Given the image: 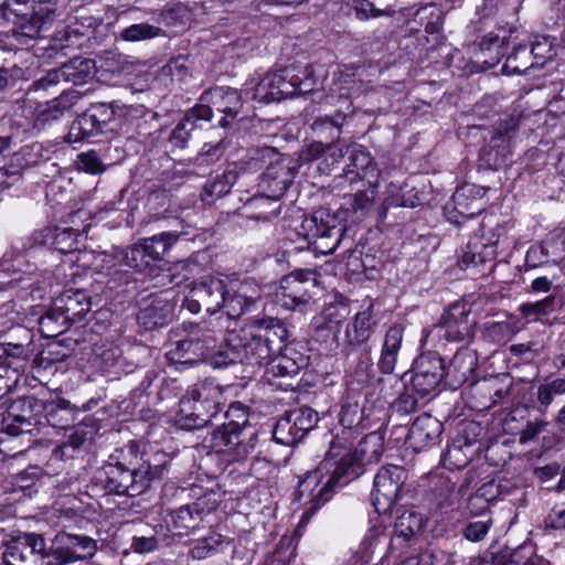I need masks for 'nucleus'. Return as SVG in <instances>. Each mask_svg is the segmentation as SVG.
Wrapping results in <instances>:
<instances>
[{
    "mask_svg": "<svg viewBox=\"0 0 565 565\" xmlns=\"http://www.w3.org/2000/svg\"><path fill=\"white\" fill-rule=\"evenodd\" d=\"M355 433H338L318 468L309 471L298 482L296 498L305 511L296 533L300 534L316 512L332 498L337 487L345 486L358 478L363 472V466L380 461L384 452L383 434L372 431L353 446Z\"/></svg>",
    "mask_w": 565,
    "mask_h": 565,
    "instance_id": "nucleus-1",
    "label": "nucleus"
},
{
    "mask_svg": "<svg viewBox=\"0 0 565 565\" xmlns=\"http://www.w3.org/2000/svg\"><path fill=\"white\" fill-rule=\"evenodd\" d=\"M287 338L288 331L278 319L252 321L227 332L224 338L226 350L218 351L213 365L222 367L236 362L266 365L271 356L280 352Z\"/></svg>",
    "mask_w": 565,
    "mask_h": 565,
    "instance_id": "nucleus-2",
    "label": "nucleus"
},
{
    "mask_svg": "<svg viewBox=\"0 0 565 565\" xmlns=\"http://www.w3.org/2000/svg\"><path fill=\"white\" fill-rule=\"evenodd\" d=\"M192 295L203 303L209 313L224 310L228 318L235 319L250 309L260 298V288L252 279L235 277H207L191 282Z\"/></svg>",
    "mask_w": 565,
    "mask_h": 565,
    "instance_id": "nucleus-3",
    "label": "nucleus"
},
{
    "mask_svg": "<svg viewBox=\"0 0 565 565\" xmlns=\"http://www.w3.org/2000/svg\"><path fill=\"white\" fill-rule=\"evenodd\" d=\"M259 159L268 166L259 181L260 194L253 195L246 200V209H257L262 205H269V211H264L256 217L274 218L281 209L279 200L291 184L297 170L292 159L276 152L273 148H263L258 151Z\"/></svg>",
    "mask_w": 565,
    "mask_h": 565,
    "instance_id": "nucleus-4",
    "label": "nucleus"
},
{
    "mask_svg": "<svg viewBox=\"0 0 565 565\" xmlns=\"http://www.w3.org/2000/svg\"><path fill=\"white\" fill-rule=\"evenodd\" d=\"M316 79L311 65H289L268 72L255 87L254 97L262 103L307 94L315 89Z\"/></svg>",
    "mask_w": 565,
    "mask_h": 565,
    "instance_id": "nucleus-5",
    "label": "nucleus"
},
{
    "mask_svg": "<svg viewBox=\"0 0 565 565\" xmlns=\"http://www.w3.org/2000/svg\"><path fill=\"white\" fill-rule=\"evenodd\" d=\"M127 455L120 451L117 456H110L109 461L103 467L100 481L109 492L119 495L136 497L145 492L150 483V467L145 462H126Z\"/></svg>",
    "mask_w": 565,
    "mask_h": 565,
    "instance_id": "nucleus-6",
    "label": "nucleus"
},
{
    "mask_svg": "<svg viewBox=\"0 0 565 565\" xmlns=\"http://www.w3.org/2000/svg\"><path fill=\"white\" fill-rule=\"evenodd\" d=\"M191 495L195 501L181 505L171 512V523L178 534L189 533L206 521V518L217 510L222 503L225 492L217 486L203 488L193 486Z\"/></svg>",
    "mask_w": 565,
    "mask_h": 565,
    "instance_id": "nucleus-7",
    "label": "nucleus"
},
{
    "mask_svg": "<svg viewBox=\"0 0 565 565\" xmlns=\"http://www.w3.org/2000/svg\"><path fill=\"white\" fill-rule=\"evenodd\" d=\"M90 299L84 290H66L55 298L52 310L40 318V330L47 338L54 337L62 330H55L53 323L65 328L70 323L78 322L90 310Z\"/></svg>",
    "mask_w": 565,
    "mask_h": 565,
    "instance_id": "nucleus-8",
    "label": "nucleus"
},
{
    "mask_svg": "<svg viewBox=\"0 0 565 565\" xmlns=\"http://www.w3.org/2000/svg\"><path fill=\"white\" fill-rule=\"evenodd\" d=\"M344 228L338 218L327 210L320 209L302 220L299 234L320 254H332L339 246Z\"/></svg>",
    "mask_w": 565,
    "mask_h": 565,
    "instance_id": "nucleus-9",
    "label": "nucleus"
},
{
    "mask_svg": "<svg viewBox=\"0 0 565 565\" xmlns=\"http://www.w3.org/2000/svg\"><path fill=\"white\" fill-rule=\"evenodd\" d=\"M256 436L244 430L237 423H225L214 429L209 438L212 451L222 455L227 462L245 460L254 450Z\"/></svg>",
    "mask_w": 565,
    "mask_h": 565,
    "instance_id": "nucleus-10",
    "label": "nucleus"
},
{
    "mask_svg": "<svg viewBox=\"0 0 565 565\" xmlns=\"http://www.w3.org/2000/svg\"><path fill=\"white\" fill-rule=\"evenodd\" d=\"M477 326V316L472 311V305L468 301L451 303L443 313L438 324L427 332L422 341H427L429 335L436 333L449 342H465L473 338Z\"/></svg>",
    "mask_w": 565,
    "mask_h": 565,
    "instance_id": "nucleus-11",
    "label": "nucleus"
},
{
    "mask_svg": "<svg viewBox=\"0 0 565 565\" xmlns=\"http://www.w3.org/2000/svg\"><path fill=\"white\" fill-rule=\"evenodd\" d=\"M243 108L242 97L237 89L216 86L205 90L193 107V114L202 120H211L213 113L223 114L220 126L226 128L237 117Z\"/></svg>",
    "mask_w": 565,
    "mask_h": 565,
    "instance_id": "nucleus-12",
    "label": "nucleus"
},
{
    "mask_svg": "<svg viewBox=\"0 0 565 565\" xmlns=\"http://www.w3.org/2000/svg\"><path fill=\"white\" fill-rule=\"evenodd\" d=\"M97 551V542L87 535L60 531L47 547V565H71L92 558Z\"/></svg>",
    "mask_w": 565,
    "mask_h": 565,
    "instance_id": "nucleus-13",
    "label": "nucleus"
},
{
    "mask_svg": "<svg viewBox=\"0 0 565 565\" xmlns=\"http://www.w3.org/2000/svg\"><path fill=\"white\" fill-rule=\"evenodd\" d=\"M347 152H349V162L344 167L343 172L337 177L335 188L344 186L345 183L353 185L361 181H366L369 186L376 188L380 170L370 151L361 145H353L350 151L349 147L345 148V151L343 148H340L337 153L333 152L331 156L334 161H338Z\"/></svg>",
    "mask_w": 565,
    "mask_h": 565,
    "instance_id": "nucleus-14",
    "label": "nucleus"
},
{
    "mask_svg": "<svg viewBox=\"0 0 565 565\" xmlns=\"http://www.w3.org/2000/svg\"><path fill=\"white\" fill-rule=\"evenodd\" d=\"M317 273L297 269L284 276L276 294L278 302L288 310H302L311 300V289L316 287Z\"/></svg>",
    "mask_w": 565,
    "mask_h": 565,
    "instance_id": "nucleus-15",
    "label": "nucleus"
},
{
    "mask_svg": "<svg viewBox=\"0 0 565 565\" xmlns=\"http://www.w3.org/2000/svg\"><path fill=\"white\" fill-rule=\"evenodd\" d=\"M407 479V471L396 465L382 467L374 477L371 493L372 503L379 513L392 509L399 499L401 489Z\"/></svg>",
    "mask_w": 565,
    "mask_h": 565,
    "instance_id": "nucleus-16",
    "label": "nucleus"
},
{
    "mask_svg": "<svg viewBox=\"0 0 565 565\" xmlns=\"http://www.w3.org/2000/svg\"><path fill=\"white\" fill-rule=\"evenodd\" d=\"M318 420V413L310 407L292 409L278 419L273 438L280 445L294 446L315 428Z\"/></svg>",
    "mask_w": 565,
    "mask_h": 565,
    "instance_id": "nucleus-17",
    "label": "nucleus"
},
{
    "mask_svg": "<svg viewBox=\"0 0 565 565\" xmlns=\"http://www.w3.org/2000/svg\"><path fill=\"white\" fill-rule=\"evenodd\" d=\"M217 339L212 333L200 337L183 339L167 351L166 355L170 363L192 366L204 361L207 356L212 358V364L215 356H218Z\"/></svg>",
    "mask_w": 565,
    "mask_h": 565,
    "instance_id": "nucleus-18",
    "label": "nucleus"
},
{
    "mask_svg": "<svg viewBox=\"0 0 565 565\" xmlns=\"http://www.w3.org/2000/svg\"><path fill=\"white\" fill-rule=\"evenodd\" d=\"M486 188L476 184L458 188L452 194L451 203L445 207L449 222L460 225L479 215L486 209Z\"/></svg>",
    "mask_w": 565,
    "mask_h": 565,
    "instance_id": "nucleus-19",
    "label": "nucleus"
},
{
    "mask_svg": "<svg viewBox=\"0 0 565 565\" xmlns=\"http://www.w3.org/2000/svg\"><path fill=\"white\" fill-rule=\"evenodd\" d=\"M47 546L42 535L25 533L6 548L3 558L8 565H47Z\"/></svg>",
    "mask_w": 565,
    "mask_h": 565,
    "instance_id": "nucleus-20",
    "label": "nucleus"
},
{
    "mask_svg": "<svg viewBox=\"0 0 565 565\" xmlns=\"http://www.w3.org/2000/svg\"><path fill=\"white\" fill-rule=\"evenodd\" d=\"M412 386L420 396L434 392L445 375V363L441 356L426 352L418 356L412 370Z\"/></svg>",
    "mask_w": 565,
    "mask_h": 565,
    "instance_id": "nucleus-21",
    "label": "nucleus"
},
{
    "mask_svg": "<svg viewBox=\"0 0 565 565\" xmlns=\"http://www.w3.org/2000/svg\"><path fill=\"white\" fill-rule=\"evenodd\" d=\"M122 249L109 252H79L75 262L83 268L92 269L99 274L110 276L114 281L128 284L131 279L130 273L125 268L124 260L119 257Z\"/></svg>",
    "mask_w": 565,
    "mask_h": 565,
    "instance_id": "nucleus-22",
    "label": "nucleus"
},
{
    "mask_svg": "<svg viewBox=\"0 0 565 565\" xmlns=\"http://www.w3.org/2000/svg\"><path fill=\"white\" fill-rule=\"evenodd\" d=\"M95 74V63L90 58L75 57L61 67L51 70L45 76L33 83L35 89H46L60 82L83 85Z\"/></svg>",
    "mask_w": 565,
    "mask_h": 565,
    "instance_id": "nucleus-23",
    "label": "nucleus"
},
{
    "mask_svg": "<svg viewBox=\"0 0 565 565\" xmlns=\"http://www.w3.org/2000/svg\"><path fill=\"white\" fill-rule=\"evenodd\" d=\"M516 129L514 118L500 122L483 149V158L487 164L492 169H500L507 164L508 158L511 156V138Z\"/></svg>",
    "mask_w": 565,
    "mask_h": 565,
    "instance_id": "nucleus-24",
    "label": "nucleus"
},
{
    "mask_svg": "<svg viewBox=\"0 0 565 565\" xmlns=\"http://www.w3.org/2000/svg\"><path fill=\"white\" fill-rule=\"evenodd\" d=\"M195 405L196 409L214 417L223 404V390L212 381H203L191 386L185 395Z\"/></svg>",
    "mask_w": 565,
    "mask_h": 565,
    "instance_id": "nucleus-25",
    "label": "nucleus"
},
{
    "mask_svg": "<svg viewBox=\"0 0 565 565\" xmlns=\"http://www.w3.org/2000/svg\"><path fill=\"white\" fill-rule=\"evenodd\" d=\"M403 340L404 328L401 324H393L386 330L377 361V369L381 373L387 375H392L394 373L402 350Z\"/></svg>",
    "mask_w": 565,
    "mask_h": 565,
    "instance_id": "nucleus-26",
    "label": "nucleus"
},
{
    "mask_svg": "<svg viewBox=\"0 0 565 565\" xmlns=\"http://www.w3.org/2000/svg\"><path fill=\"white\" fill-rule=\"evenodd\" d=\"M79 98L81 94L77 90H65L58 97L41 105L36 110V126L44 127L60 120L66 111L76 105Z\"/></svg>",
    "mask_w": 565,
    "mask_h": 565,
    "instance_id": "nucleus-27",
    "label": "nucleus"
},
{
    "mask_svg": "<svg viewBox=\"0 0 565 565\" xmlns=\"http://www.w3.org/2000/svg\"><path fill=\"white\" fill-rule=\"evenodd\" d=\"M376 321L374 319L373 305L356 312L353 320L347 324L345 342L349 345L358 347L366 342L374 333Z\"/></svg>",
    "mask_w": 565,
    "mask_h": 565,
    "instance_id": "nucleus-28",
    "label": "nucleus"
},
{
    "mask_svg": "<svg viewBox=\"0 0 565 565\" xmlns=\"http://www.w3.org/2000/svg\"><path fill=\"white\" fill-rule=\"evenodd\" d=\"M441 430V423L437 418L428 414H422L412 424L407 438L415 447L424 448L434 444L440 436Z\"/></svg>",
    "mask_w": 565,
    "mask_h": 565,
    "instance_id": "nucleus-29",
    "label": "nucleus"
},
{
    "mask_svg": "<svg viewBox=\"0 0 565 565\" xmlns=\"http://www.w3.org/2000/svg\"><path fill=\"white\" fill-rule=\"evenodd\" d=\"M277 356L271 359L266 364L267 372L274 376H294L306 365V358L298 353L295 349L282 347Z\"/></svg>",
    "mask_w": 565,
    "mask_h": 565,
    "instance_id": "nucleus-30",
    "label": "nucleus"
},
{
    "mask_svg": "<svg viewBox=\"0 0 565 565\" xmlns=\"http://www.w3.org/2000/svg\"><path fill=\"white\" fill-rule=\"evenodd\" d=\"M238 174L235 170H226L209 179L200 193L202 202L212 204L220 198L226 195L236 183Z\"/></svg>",
    "mask_w": 565,
    "mask_h": 565,
    "instance_id": "nucleus-31",
    "label": "nucleus"
},
{
    "mask_svg": "<svg viewBox=\"0 0 565 565\" xmlns=\"http://www.w3.org/2000/svg\"><path fill=\"white\" fill-rule=\"evenodd\" d=\"M179 235L175 232H162L151 237L143 238L139 245L145 249L148 260L157 266L170 248L177 243Z\"/></svg>",
    "mask_w": 565,
    "mask_h": 565,
    "instance_id": "nucleus-32",
    "label": "nucleus"
},
{
    "mask_svg": "<svg viewBox=\"0 0 565 565\" xmlns=\"http://www.w3.org/2000/svg\"><path fill=\"white\" fill-rule=\"evenodd\" d=\"M211 417L205 412L196 409L191 399L183 396L180 399V408L175 416V424L184 430H193L204 427Z\"/></svg>",
    "mask_w": 565,
    "mask_h": 565,
    "instance_id": "nucleus-33",
    "label": "nucleus"
},
{
    "mask_svg": "<svg viewBox=\"0 0 565 565\" xmlns=\"http://www.w3.org/2000/svg\"><path fill=\"white\" fill-rule=\"evenodd\" d=\"M477 366V352L471 349L463 348L458 350L454 355L449 365V371L455 373L457 382L466 383L473 377Z\"/></svg>",
    "mask_w": 565,
    "mask_h": 565,
    "instance_id": "nucleus-34",
    "label": "nucleus"
},
{
    "mask_svg": "<svg viewBox=\"0 0 565 565\" xmlns=\"http://www.w3.org/2000/svg\"><path fill=\"white\" fill-rule=\"evenodd\" d=\"M344 119L345 117L342 114H337L333 117H319L312 122L311 129L316 137L319 138V141L326 143L328 147H331L332 143L338 140L342 134Z\"/></svg>",
    "mask_w": 565,
    "mask_h": 565,
    "instance_id": "nucleus-35",
    "label": "nucleus"
},
{
    "mask_svg": "<svg viewBox=\"0 0 565 565\" xmlns=\"http://www.w3.org/2000/svg\"><path fill=\"white\" fill-rule=\"evenodd\" d=\"M171 305L161 299H154L142 308L138 315V321L147 329L164 326L171 316Z\"/></svg>",
    "mask_w": 565,
    "mask_h": 565,
    "instance_id": "nucleus-36",
    "label": "nucleus"
},
{
    "mask_svg": "<svg viewBox=\"0 0 565 565\" xmlns=\"http://www.w3.org/2000/svg\"><path fill=\"white\" fill-rule=\"evenodd\" d=\"M232 543L233 541L230 537L212 532L195 542L191 548V555L195 559H205L224 552Z\"/></svg>",
    "mask_w": 565,
    "mask_h": 565,
    "instance_id": "nucleus-37",
    "label": "nucleus"
},
{
    "mask_svg": "<svg viewBox=\"0 0 565 565\" xmlns=\"http://www.w3.org/2000/svg\"><path fill=\"white\" fill-rule=\"evenodd\" d=\"M349 309L345 305H330L323 309L321 316L316 322V332L337 335L340 324L347 319Z\"/></svg>",
    "mask_w": 565,
    "mask_h": 565,
    "instance_id": "nucleus-38",
    "label": "nucleus"
},
{
    "mask_svg": "<svg viewBox=\"0 0 565 565\" xmlns=\"http://www.w3.org/2000/svg\"><path fill=\"white\" fill-rule=\"evenodd\" d=\"M105 134L100 126H97L94 118L86 110L79 115L71 125L66 140L70 143L82 142L92 137Z\"/></svg>",
    "mask_w": 565,
    "mask_h": 565,
    "instance_id": "nucleus-39",
    "label": "nucleus"
},
{
    "mask_svg": "<svg viewBox=\"0 0 565 565\" xmlns=\"http://www.w3.org/2000/svg\"><path fill=\"white\" fill-rule=\"evenodd\" d=\"M473 452L470 441L457 439L448 446L443 456L444 465L450 469L465 468L471 460Z\"/></svg>",
    "mask_w": 565,
    "mask_h": 565,
    "instance_id": "nucleus-40",
    "label": "nucleus"
},
{
    "mask_svg": "<svg viewBox=\"0 0 565 565\" xmlns=\"http://www.w3.org/2000/svg\"><path fill=\"white\" fill-rule=\"evenodd\" d=\"M119 257L124 260L125 268H131L149 276H153L157 273L158 267L148 260V256L139 243L131 245L126 250L122 249V255Z\"/></svg>",
    "mask_w": 565,
    "mask_h": 565,
    "instance_id": "nucleus-41",
    "label": "nucleus"
},
{
    "mask_svg": "<svg viewBox=\"0 0 565 565\" xmlns=\"http://www.w3.org/2000/svg\"><path fill=\"white\" fill-rule=\"evenodd\" d=\"M200 120L193 114V107L186 111L183 118L178 122L174 129L171 131L169 137V143L173 148L183 149L190 139L191 132L195 128V121Z\"/></svg>",
    "mask_w": 565,
    "mask_h": 565,
    "instance_id": "nucleus-42",
    "label": "nucleus"
},
{
    "mask_svg": "<svg viewBox=\"0 0 565 565\" xmlns=\"http://www.w3.org/2000/svg\"><path fill=\"white\" fill-rule=\"evenodd\" d=\"M162 34L163 31L159 26L149 23L131 24L120 31L121 40L128 42L151 40Z\"/></svg>",
    "mask_w": 565,
    "mask_h": 565,
    "instance_id": "nucleus-43",
    "label": "nucleus"
},
{
    "mask_svg": "<svg viewBox=\"0 0 565 565\" xmlns=\"http://www.w3.org/2000/svg\"><path fill=\"white\" fill-rule=\"evenodd\" d=\"M373 377V364L369 352H364L359 358L355 369L347 375L350 385L358 384L363 387L371 383Z\"/></svg>",
    "mask_w": 565,
    "mask_h": 565,
    "instance_id": "nucleus-44",
    "label": "nucleus"
},
{
    "mask_svg": "<svg viewBox=\"0 0 565 565\" xmlns=\"http://www.w3.org/2000/svg\"><path fill=\"white\" fill-rule=\"evenodd\" d=\"M77 237L78 233L71 227H55L52 231L51 244L60 253H74L77 250Z\"/></svg>",
    "mask_w": 565,
    "mask_h": 565,
    "instance_id": "nucleus-45",
    "label": "nucleus"
},
{
    "mask_svg": "<svg viewBox=\"0 0 565 565\" xmlns=\"http://www.w3.org/2000/svg\"><path fill=\"white\" fill-rule=\"evenodd\" d=\"M415 199V195L405 193L402 185L391 183L387 188V195L383 201V207L385 211L397 206L414 207Z\"/></svg>",
    "mask_w": 565,
    "mask_h": 565,
    "instance_id": "nucleus-46",
    "label": "nucleus"
},
{
    "mask_svg": "<svg viewBox=\"0 0 565 565\" xmlns=\"http://www.w3.org/2000/svg\"><path fill=\"white\" fill-rule=\"evenodd\" d=\"M493 525L491 516L469 521L462 529V536L470 542H480L489 533Z\"/></svg>",
    "mask_w": 565,
    "mask_h": 565,
    "instance_id": "nucleus-47",
    "label": "nucleus"
},
{
    "mask_svg": "<svg viewBox=\"0 0 565 565\" xmlns=\"http://www.w3.org/2000/svg\"><path fill=\"white\" fill-rule=\"evenodd\" d=\"M483 249H487L486 245L479 242H469L466 248L462 250V255L458 259V267L461 270L468 269L470 266H478L486 262Z\"/></svg>",
    "mask_w": 565,
    "mask_h": 565,
    "instance_id": "nucleus-48",
    "label": "nucleus"
},
{
    "mask_svg": "<svg viewBox=\"0 0 565 565\" xmlns=\"http://www.w3.org/2000/svg\"><path fill=\"white\" fill-rule=\"evenodd\" d=\"M46 28L39 21V19H35L33 15L31 19L22 23L17 30L13 32V36L15 38L17 42L22 45H28L30 40H35L42 36V32Z\"/></svg>",
    "mask_w": 565,
    "mask_h": 565,
    "instance_id": "nucleus-49",
    "label": "nucleus"
},
{
    "mask_svg": "<svg viewBox=\"0 0 565 565\" xmlns=\"http://www.w3.org/2000/svg\"><path fill=\"white\" fill-rule=\"evenodd\" d=\"M171 278L175 284L182 281H189L195 278L200 274L201 267L198 262L193 259H186L177 262L170 267Z\"/></svg>",
    "mask_w": 565,
    "mask_h": 565,
    "instance_id": "nucleus-50",
    "label": "nucleus"
},
{
    "mask_svg": "<svg viewBox=\"0 0 565 565\" xmlns=\"http://www.w3.org/2000/svg\"><path fill=\"white\" fill-rule=\"evenodd\" d=\"M565 394V379H555L537 387V401L541 405L552 404L554 396Z\"/></svg>",
    "mask_w": 565,
    "mask_h": 565,
    "instance_id": "nucleus-51",
    "label": "nucleus"
},
{
    "mask_svg": "<svg viewBox=\"0 0 565 565\" xmlns=\"http://www.w3.org/2000/svg\"><path fill=\"white\" fill-rule=\"evenodd\" d=\"M422 527V518L413 512L403 513L395 523L396 532L405 539L413 536L415 533L419 532Z\"/></svg>",
    "mask_w": 565,
    "mask_h": 565,
    "instance_id": "nucleus-52",
    "label": "nucleus"
},
{
    "mask_svg": "<svg viewBox=\"0 0 565 565\" xmlns=\"http://www.w3.org/2000/svg\"><path fill=\"white\" fill-rule=\"evenodd\" d=\"M88 114L94 118L97 126H100L104 132L108 131L109 124L115 118V109L111 104L98 103L90 106L87 109Z\"/></svg>",
    "mask_w": 565,
    "mask_h": 565,
    "instance_id": "nucleus-53",
    "label": "nucleus"
},
{
    "mask_svg": "<svg viewBox=\"0 0 565 565\" xmlns=\"http://www.w3.org/2000/svg\"><path fill=\"white\" fill-rule=\"evenodd\" d=\"M555 302L554 296H547L542 300L535 302H525L520 306V312L525 318H536L539 316H545L553 311Z\"/></svg>",
    "mask_w": 565,
    "mask_h": 565,
    "instance_id": "nucleus-54",
    "label": "nucleus"
},
{
    "mask_svg": "<svg viewBox=\"0 0 565 565\" xmlns=\"http://www.w3.org/2000/svg\"><path fill=\"white\" fill-rule=\"evenodd\" d=\"M353 9L359 20L392 15L394 13V9L391 6L385 9H376L370 0H353Z\"/></svg>",
    "mask_w": 565,
    "mask_h": 565,
    "instance_id": "nucleus-55",
    "label": "nucleus"
},
{
    "mask_svg": "<svg viewBox=\"0 0 565 565\" xmlns=\"http://www.w3.org/2000/svg\"><path fill=\"white\" fill-rule=\"evenodd\" d=\"M0 359H8L12 369L17 370L21 365V362L28 360V351L22 344H0Z\"/></svg>",
    "mask_w": 565,
    "mask_h": 565,
    "instance_id": "nucleus-56",
    "label": "nucleus"
},
{
    "mask_svg": "<svg viewBox=\"0 0 565 565\" xmlns=\"http://www.w3.org/2000/svg\"><path fill=\"white\" fill-rule=\"evenodd\" d=\"M548 245H543V243L539 246H532L525 257V265L530 268H536L545 263L551 260L550 255L556 254V250H551ZM557 254H559L557 252Z\"/></svg>",
    "mask_w": 565,
    "mask_h": 565,
    "instance_id": "nucleus-57",
    "label": "nucleus"
},
{
    "mask_svg": "<svg viewBox=\"0 0 565 565\" xmlns=\"http://www.w3.org/2000/svg\"><path fill=\"white\" fill-rule=\"evenodd\" d=\"M361 422V412L358 404H344L339 413V423L342 430H354Z\"/></svg>",
    "mask_w": 565,
    "mask_h": 565,
    "instance_id": "nucleus-58",
    "label": "nucleus"
},
{
    "mask_svg": "<svg viewBox=\"0 0 565 565\" xmlns=\"http://www.w3.org/2000/svg\"><path fill=\"white\" fill-rule=\"evenodd\" d=\"M524 558V548L512 552L491 554L490 559L483 558L482 565H521Z\"/></svg>",
    "mask_w": 565,
    "mask_h": 565,
    "instance_id": "nucleus-59",
    "label": "nucleus"
},
{
    "mask_svg": "<svg viewBox=\"0 0 565 565\" xmlns=\"http://www.w3.org/2000/svg\"><path fill=\"white\" fill-rule=\"evenodd\" d=\"M78 167L87 173L99 174L104 172L105 167L95 150L82 152L78 156Z\"/></svg>",
    "mask_w": 565,
    "mask_h": 565,
    "instance_id": "nucleus-60",
    "label": "nucleus"
},
{
    "mask_svg": "<svg viewBox=\"0 0 565 565\" xmlns=\"http://www.w3.org/2000/svg\"><path fill=\"white\" fill-rule=\"evenodd\" d=\"M42 146L39 143H32L21 148V150L14 154L15 161L20 167H31L39 162L42 157Z\"/></svg>",
    "mask_w": 565,
    "mask_h": 565,
    "instance_id": "nucleus-61",
    "label": "nucleus"
},
{
    "mask_svg": "<svg viewBox=\"0 0 565 565\" xmlns=\"http://www.w3.org/2000/svg\"><path fill=\"white\" fill-rule=\"evenodd\" d=\"M552 49H553V42H552L551 38L541 35V36H535V40L532 43L530 53H531V55L534 56V58L545 60V58H551L553 56Z\"/></svg>",
    "mask_w": 565,
    "mask_h": 565,
    "instance_id": "nucleus-62",
    "label": "nucleus"
},
{
    "mask_svg": "<svg viewBox=\"0 0 565 565\" xmlns=\"http://www.w3.org/2000/svg\"><path fill=\"white\" fill-rule=\"evenodd\" d=\"M548 244L551 246L550 247L551 250H556V253L557 252L559 253V254H551L550 255L551 260L553 263H557V262L562 260L565 257V231L555 233V234L551 235L550 237H547L543 242V245H548Z\"/></svg>",
    "mask_w": 565,
    "mask_h": 565,
    "instance_id": "nucleus-63",
    "label": "nucleus"
},
{
    "mask_svg": "<svg viewBox=\"0 0 565 565\" xmlns=\"http://www.w3.org/2000/svg\"><path fill=\"white\" fill-rule=\"evenodd\" d=\"M417 404V398L405 391L395 399L393 407L398 414L408 415L416 411Z\"/></svg>",
    "mask_w": 565,
    "mask_h": 565,
    "instance_id": "nucleus-64",
    "label": "nucleus"
}]
</instances>
